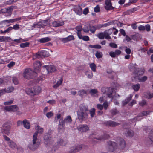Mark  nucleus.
Masks as SVG:
<instances>
[{"mask_svg": "<svg viewBox=\"0 0 153 153\" xmlns=\"http://www.w3.org/2000/svg\"><path fill=\"white\" fill-rule=\"evenodd\" d=\"M117 143L112 141H109L107 142L108 145V151L110 152L114 151L118 148L120 149H123L126 145L125 140L123 138L118 137L116 140Z\"/></svg>", "mask_w": 153, "mask_h": 153, "instance_id": "f257e3e1", "label": "nucleus"}, {"mask_svg": "<svg viewBox=\"0 0 153 153\" xmlns=\"http://www.w3.org/2000/svg\"><path fill=\"white\" fill-rule=\"evenodd\" d=\"M88 111V106L83 104L80 106L79 110L78 112V115L79 119L84 120L88 117V114L87 112Z\"/></svg>", "mask_w": 153, "mask_h": 153, "instance_id": "f03ea898", "label": "nucleus"}, {"mask_svg": "<svg viewBox=\"0 0 153 153\" xmlns=\"http://www.w3.org/2000/svg\"><path fill=\"white\" fill-rule=\"evenodd\" d=\"M38 133V132L36 131L34 134L32 140L33 144L30 145L28 147L31 150H34L36 149L40 145V142L39 141H37Z\"/></svg>", "mask_w": 153, "mask_h": 153, "instance_id": "7ed1b4c3", "label": "nucleus"}, {"mask_svg": "<svg viewBox=\"0 0 153 153\" xmlns=\"http://www.w3.org/2000/svg\"><path fill=\"white\" fill-rule=\"evenodd\" d=\"M133 66L131 68L130 70L131 71H132L134 74L135 75V76L134 77V79L137 78L139 76L142 75L145 72V70L143 68H136L135 66H137L136 63L134 64H132Z\"/></svg>", "mask_w": 153, "mask_h": 153, "instance_id": "20e7f679", "label": "nucleus"}, {"mask_svg": "<svg viewBox=\"0 0 153 153\" xmlns=\"http://www.w3.org/2000/svg\"><path fill=\"white\" fill-rule=\"evenodd\" d=\"M36 75L37 73L36 72L32 71L30 68H27L25 69L23 74L24 77L28 79L33 78Z\"/></svg>", "mask_w": 153, "mask_h": 153, "instance_id": "39448f33", "label": "nucleus"}, {"mask_svg": "<svg viewBox=\"0 0 153 153\" xmlns=\"http://www.w3.org/2000/svg\"><path fill=\"white\" fill-rule=\"evenodd\" d=\"M72 121V119L70 116H68L66 117L60 121L59 123L58 129H62L65 127V124H69Z\"/></svg>", "mask_w": 153, "mask_h": 153, "instance_id": "423d86ee", "label": "nucleus"}, {"mask_svg": "<svg viewBox=\"0 0 153 153\" xmlns=\"http://www.w3.org/2000/svg\"><path fill=\"white\" fill-rule=\"evenodd\" d=\"M41 90V88L39 86H35L33 88H29L27 93L31 95L34 96L38 94L40 92Z\"/></svg>", "mask_w": 153, "mask_h": 153, "instance_id": "0eeeda50", "label": "nucleus"}, {"mask_svg": "<svg viewBox=\"0 0 153 153\" xmlns=\"http://www.w3.org/2000/svg\"><path fill=\"white\" fill-rule=\"evenodd\" d=\"M11 124L9 122H6L3 124L1 129L2 133L8 135L10 133Z\"/></svg>", "mask_w": 153, "mask_h": 153, "instance_id": "6e6552de", "label": "nucleus"}, {"mask_svg": "<svg viewBox=\"0 0 153 153\" xmlns=\"http://www.w3.org/2000/svg\"><path fill=\"white\" fill-rule=\"evenodd\" d=\"M44 140L45 144L48 146H50L53 143V140L51 137L50 134L48 133H46L45 134Z\"/></svg>", "mask_w": 153, "mask_h": 153, "instance_id": "1a4fd4ad", "label": "nucleus"}, {"mask_svg": "<svg viewBox=\"0 0 153 153\" xmlns=\"http://www.w3.org/2000/svg\"><path fill=\"white\" fill-rule=\"evenodd\" d=\"M83 145H77L75 146L71 147L69 151V153H74L78 152L81 150L84 147Z\"/></svg>", "mask_w": 153, "mask_h": 153, "instance_id": "9d476101", "label": "nucleus"}, {"mask_svg": "<svg viewBox=\"0 0 153 153\" xmlns=\"http://www.w3.org/2000/svg\"><path fill=\"white\" fill-rule=\"evenodd\" d=\"M19 109V107L16 105L6 106L4 108V111L10 112H15L17 111Z\"/></svg>", "mask_w": 153, "mask_h": 153, "instance_id": "9b49d317", "label": "nucleus"}, {"mask_svg": "<svg viewBox=\"0 0 153 153\" xmlns=\"http://www.w3.org/2000/svg\"><path fill=\"white\" fill-rule=\"evenodd\" d=\"M90 137H93L94 138V140H93V141L96 142V140H105L109 138V135L108 134L105 133L103 136H102L101 137H99L98 136L95 137L94 136V134H93L92 135L90 136Z\"/></svg>", "mask_w": 153, "mask_h": 153, "instance_id": "f8f14e48", "label": "nucleus"}, {"mask_svg": "<svg viewBox=\"0 0 153 153\" xmlns=\"http://www.w3.org/2000/svg\"><path fill=\"white\" fill-rule=\"evenodd\" d=\"M43 67L46 68L48 74L55 72L57 71L56 67L53 65H44Z\"/></svg>", "mask_w": 153, "mask_h": 153, "instance_id": "ddd939ff", "label": "nucleus"}, {"mask_svg": "<svg viewBox=\"0 0 153 153\" xmlns=\"http://www.w3.org/2000/svg\"><path fill=\"white\" fill-rule=\"evenodd\" d=\"M105 4L104 7L107 11L114 10L115 8L114 7L112 6V3L110 0H106L105 1Z\"/></svg>", "mask_w": 153, "mask_h": 153, "instance_id": "4468645a", "label": "nucleus"}, {"mask_svg": "<svg viewBox=\"0 0 153 153\" xmlns=\"http://www.w3.org/2000/svg\"><path fill=\"white\" fill-rule=\"evenodd\" d=\"M104 124L107 126L115 127L120 124L119 123L111 120L106 121L104 122Z\"/></svg>", "mask_w": 153, "mask_h": 153, "instance_id": "2eb2a0df", "label": "nucleus"}, {"mask_svg": "<svg viewBox=\"0 0 153 153\" xmlns=\"http://www.w3.org/2000/svg\"><path fill=\"white\" fill-rule=\"evenodd\" d=\"M78 129L79 131L82 132H86L89 130V127L86 124H82L79 125Z\"/></svg>", "mask_w": 153, "mask_h": 153, "instance_id": "dca6fc26", "label": "nucleus"}, {"mask_svg": "<svg viewBox=\"0 0 153 153\" xmlns=\"http://www.w3.org/2000/svg\"><path fill=\"white\" fill-rule=\"evenodd\" d=\"M52 24L53 27H56L63 26L64 23V21H54L52 22Z\"/></svg>", "mask_w": 153, "mask_h": 153, "instance_id": "f3484780", "label": "nucleus"}, {"mask_svg": "<svg viewBox=\"0 0 153 153\" xmlns=\"http://www.w3.org/2000/svg\"><path fill=\"white\" fill-rule=\"evenodd\" d=\"M33 65L35 70L38 72L39 71L40 68L41 66V64L39 61H37L34 62Z\"/></svg>", "mask_w": 153, "mask_h": 153, "instance_id": "a211bd4d", "label": "nucleus"}, {"mask_svg": "<svg viewBox=\"0 0 153 153\" xmlns=\"http://www.w3.org/2000/svg\"><path fill=\"white\" fill-rule=\"evenodd\" d=\"M12 41L14 42H12L10 43L11 45L12 46H15L18 44L24 41L23 39L20 37L18 39H14L13 40V41Z\"/></svg>", "mask_w": 153, "mask_h": 153, "instance_id": "6ab92c4d", "label": "nucleus"}, {"mask_svg": "<svg viewBox=\"0 0 153 153\" xmlns=\"http://www.w3.org/2000/svg\"><path fill=\"white\" fill-rule=\"evenodd\" d=\"M126 132L125 133V134L127 137H132L134 135L133 131L129 129H126Z\"/></svg>", "mask_w": 153, "mask_h": 153, "instance_id": "aec40b11", "label": "nucleus"}, {"mask_svg": "<svg viewBox=\"0 0 153 153\" xmlns=\"http://www.w3.org/2000/svg\"><path fill=\"white\" fill-rule=\"evenodd\" d=\"M132 97V95L131 94H130L129 97H128L126 99L123 100L122 102V105L124 106L127 104L131 99Z\"/></svg>", "mask_w": 153, "mask_h": 153, "instance_id": "412c9836", "label": "nucleus"}, {"mask_svg": "<svg viewBox=\"0 0 153 153\" xmlns=\"http://www.w3.org/2000/svg\"><path fill=\"white\" fill-rule=\"evenodd\" d=\"M11 41H13V39L9 37L4 36H0V42L6 41L10 42Z\"/></svg>", "mask_w": 153, "mask_h": 153, "instance_id": "4be33fe9", "label": "nucleus"}, {"mask_svg": "<svg viewBox=\"0 0 153 153\" xmlns=\"http://www.w3.org/2000/svg\"><path fill=\"white\" fill-rule=\"evenodd\" d=\"M49 53L45 50H42L40 51L38 54L40 56H43L44 57H47L48 56Z\"/></svg>", "mask_w": 153, "mask_h": 153, "instance_id": "5701e85b", "label": "nucleus"}, {"mask_svg": "<svg viewBox=\"0 0 153 153\" xmlns=\"http://www.w3.org/2000/svg\"><path fill=\"white\" fill-rule=\"evenodd\" d=\"M74 11L76 13L79 15H81L82 14V10L80 6H79L75 8Z\"/></svg>", "mask_w": 153, "mask_h": 153, "instance_id": "b1692460", "label": "nucleus"}, {"mask_svg": "<svg viewBox=\"0 0 153 153\" xmlns=\"http://www.w3.org/2000/svg\"><path fill=\"white\" fill-rule=\"evenodd\" d=\"M24 127L26 129H29L30 128V122L26 119L23 120Z\"/></svg>", "mask_w": 153, "mask_h": 153, "instance_id": "393cba45", "label": "nucleus"}, {"mask_svg": "<svg viewBox=\"0 0 153 153\" xmlns=\"http://www.w3.org/2000/svg\"><path fill=\"white\" fill-rule=\"evenodd\" d=\"M75 29L77 31L76 33L78 36L81 34V31L83 30L82 26L81 25L77 26L75 28Z\"/></svg>", "mask_w": 153, "mask_h": 153, "instance_id": "a878e982", "label": "nucleus"}, {"mask_svg": "<svg viewBox=\"0 0 153 153\" xmlns=\"http://www.w3.org/2000/svg\"><path fill=\"white\" fill-rule=\"evenodd\" d=\"M51 39L49 37L42 38L39 39V42L41 43H44L50 41Z\"/></svg>", "mask_w": 153, "mask_h": 153, "instance_id": "bb28decb", "label": "nucleus"}, {"mask_svg": "<svg viewBox=\"0 0 153 153\" xmlns=\"http://www.w3.org/2000/svg\"><path fill=\"white\" fill-rule=\"evenodd\" d=\"M21 19V18L14 19H10L9 20H6L3 21L4 23H13L17 21H19Z\"/></svg>", "mask_w": 153, "mask_h": 153, "instance_id": "cd10ccee", "label": "nucleus"}, {"mask_svg": "<svg viewBox=\"0 0 153 153\" xmlns=\"http://www.w3.org/2000/svg\"><path fill=\"white\" fill-rule=\"evenodd\" d=\"M67 143V141L66 140H64L62 139H60L57 142L58 146H65Z\"/></svg>", "mask_w": 153, "mask_h": 153, "instance_id": "c85d7f7f", "label": "nucleus"}, {"mask_svg": "<svg viewBox=\"0 0 153 153\" xmlns=\"http://www.w3.org/2000/svg\"><path fill=\"white\" fill-rule=\"evenodd\" d=\"M79 95L82 97L85 95H86L87 94L86 91L84 90H80L78 91Z\"/></svg>", "mask_w": 153, "mask_h": 153, "instance_id": "c756f323", "label": "nucleus"}, {"mask_svg": "<svg viewBox=\"0 0 153 153\" xmlns=\"http://www.w3.org/2000/svg\"><path fill=\"white\" fill-rule=\"evenodd\" d=\"M79 38L80 39H82L83 40L85 41H87L89 40V37L87 36H83L82 35V34L79 35L78 36Z\"/></svg>", "mask_w": 153, "mask_h": 153, "instance_id": "7c9ffc66", "label": "nucleus"}, {"mask_svg": "<svg viewBox=\"0 0 153 153\" xmlns=\"http://www.w3.org/2000/svg\"><path fill=\"white\" fill-rule=\"evenodd\" d=\"M8 144L10 147L13 149L16 148L17 146L16 143L12 140H11L8 142Z\"/></svg>", "mask_w": 153, "mask_h": 153, "instance_id": "2f4dec72", "label": "nucleus"}, {"mask_svg": "<svg viewBox=\"0 0 153 153\" xmlns=\"http://www.w3.org/2000/svg\"><path fill=\"white\" fill-rule=\"evenodd\" d=\"M140 85L138 83L132 86L133 89L135 91H137L140 89Z\"/></svg>", "mask_w": 153, "mask_h": 153, "instance_id": "473e14b6", "label": "nucleus"}, {"mask_svg": "<svg viewBox=\"0 0 153 153\" xmlns=\"http://www.w3.org/2000/svg\"><path fill=\"white\" fill-rule=\"evenodd\" d=\"M111 115L114 116L116 115L117 114L119 113V111L116 108H113L110 111Z\"/></svg>", "mask_w": 153, "mask_h": 153, "instance_id": "72a5a7b5", "label": "nucleus"}, {"mask_svg": "<svg viewBox=\"0 0 153 153\" xmlns=\"http://www.w3.org/2000/svg\"><path fill=\"white\" fill-rule=\"evenodd\" d=\"M13 8V6H10L7 8V13L8 14V15H11Z\"/></svg>", "mask_w": 153, "mask_h": 153, "instance_id": "f704fd0d", "label": "nucleus"}, {"mask_svg": "<svg viewBox=\"0 0 153 153\" xmlns=\"http://www.w3.org/2000/svg\"><path fill=\"white\" fill-rule=\"evenodd\" d=\"M89 66L91 70L93 72H95L96 71V66L94 63L90 64Z\"/></svg>", "mask_w": 153, "mask_h": 153, "instance_id": "c9c22d12", "label": "nucleus"}, {"mask_svg": "<svg viewBox=\"0 0 153 153\" xmlns=\"http://www.w3.org/2000/svg\"><path fill=\"white\" fill-rule=\"evenodd\" d=\"M89 47L91 48H95L96 49H101V46L98 44L94 45H89Z\"/></svg>", "mask_w": 153, "mask_h": 153, "instance_id": "e433bc0d", "label": "nucleus"}, {"mask_svg": "<svg viewBox=\"0 0 153 153\" xmlns=\"http://www.w3.org/2000/svg\"><path fill=\"white\" fill-rule=\"evenodd\" d=\"M147 77L146 76H144L141 77L140 78H138L139 82H144L147 79Z\"/></svg>", "mask_w": 153, "mask_h": 153, "instance_id": "4c0bfd02", "label": "nucleus"}, {"mask_svg": "<svg viewBox=\"0 0 153 153\" xmlns=\"http://www.w3.org/2000/svg\"><path fill=\"white\" fill-rule=\"evenodd\" d=\"M95 109L94 108H93L89 112L91 117H94L95 114Z\"/></svg>", "mask_w": 153, "mask_h": 153, "instance_id": "58836bf2", "label": "nucleus"}, {"mask_svg": "<svg viewBox=\"0 0 153 153\" xmlns=\"http://www.w3.org/2000/svg\"><path fill=\"white\" fill-rule=\"evenodd\" d=\"M14 102V99H13L11 100L6 101L4 102V104L5 105H9L13 104Z\"/></svg>", "mask_w": 153, "mask_h": 153, "instance_id": "ea45409f", "label": "nucleus"}, {"mask_svg": "<svg viewBox=\"0 0 153 153\" xmlns=\"http://www.w3.org/2000/svg\"><path fill=\"white\" fill-rule=\"evenodd\" d=\"M90 25L89 26L88 25H85L83 28V30L84 32L88 33L89 31Z\"/></svg>", "mask_w": 153, "mask_h": 153, "instance_id": "a19ab883", "label": "nucleus"}, {"mask_svg": "<svg viewBox=\"0 0 153 153\" xmlns=\"http://www.w3.org/2000/svg\"><path fill=\"white\" fill-rule=\"evenodd\" d=\"M6 90L7 93H10L12 92L14 90V88L12 86L9 87L5 88Z\"/></svg>", "mask_w": 153, "mask_h": 153, "instance_id": "79ce46f5", "label": "nucleus"}, {"mask_svg": "<svg viewBox=\"0 0 153 153\" xmlns=\"http://www.w3.org/2000/svg\"><path fill=\"white\" fill-rule=\"evenodd\" d=\"M96 28L95 27L90 25L89 31H90L92 33H94L96 31Z\"/></svg>", "mask_w": 153, "mask_h": 153, "instance_id": "37998d69", "label": "nucleus"}, {"mask_svg": "<svg viewBox=\"0 0 153 153\" xmlns=\"http://www.w3.org/2000/svg\"><path fill=\"white\" fill-rule=\"evenodd\" d=\"M98 37L100 39H103L104 38V31L100 33L98 35Z\"/></svg>", "mask_w": 153, "mask_h": 153, "instance_id": "c03bdc74", "label": "nucleus"}, {"mask_svg": "<svg viewBox=\"0 0 153 153\" xmlns=\"http://www.w3.org/2000/svg\"><path fill=\"white\" fill-rule=\"evenodd\" d=\"M29 45V43L28 42H26L24 43H22L20 44V46L21 48H24L28 47Z\"/></svg>", "mask_w": 153, "mask_h": 153, "instance_id": "a18cd8bd", "label": "nucleus"}, {"mask_svg": "<svg viewBox=\"0 0 153 153\" xmlns=\"http://www.w3.org/2000/svg\"><path fill=\"white\" fill-rule=\"evenodd\" d=\"M149 138L151 141L153 142V129L150 131Z\"/></svg>", "mask_w": 153, "mask_h": 153, "instance_id": "49530a36", "label": "nucleus"}, {"mask_svg": "<svg viewBox=\"0 0 153 153\" xmlns=\"http://www.w3.org/2000/svg\"><path fill=\"white\" fill-rule=\"evenodd\" d=\"M53 113L51 111H50L46 114V116L48 118H49L53 115Z\"/></svg>", "mask_w": 153, "mask_h": 153, "instance_id": "de8ad7c7", "label": "nucleus"}, {"mask_svg": "<svg viewBox=\"0 0 153 153\" xmlns=\"http://www.w3.org/2000/svg\"><path fill=\"white\" fill-rule=\"evenodd\" d=\"M109 46L111 48H117V45L114 42H111L109 44Z\"/></svg>", "mask_w": 153, "mask_h": 153, "instance_id": "09e8293b", "label": "nucleus"}, {"mask_svg": "<svg viewBox=\"0 0 153 153\" xmlns=\"http://www.w3.org/2000/svg\"><path fill=\"white\" fill-rule=\"evenodd\" d=\"M104 38L107 39H111V37L110 36V35L105 31H104Z\"/></svg>", "mask_w": 153, "mask_h": 153, "instance_id": "8fccbe9b", "label": "nucleus"}, {"mask_svg": "<svg viewBox=\"0 0 153 153\" xmlns=\"http://www.w3.org/2000/svg\"><path fill=\"white\" fill-rule=\"evenodd\" d=\"M12 81L13 83L15 85H16L18 83L17 78L16 77H14L13 78Z\"/></svg>", "mask_w": 153, "mask_h": 153, "instance_id": "3c124183", "label": "nucleus"}, {"mask_svg": "<svg viewBox=\"0 0 153 153\" xmlns=\"http://www.w3.org/2000/svg\"><path fill=\"white\" fill-rule=\"evenodd\" d=\"M37 129L39 131V133L42 134L43 133L44 130L43 128H41V127L38 126L37 127Z\"/></svg>", "mask_w": 153, "mask_h": 153, "instance_id": "603ef678", "label": "nucleus"}, {"mask_svg": "<svg viewBox=\"0 0 153 153\" xmlns=\"http://www.w3.org/2000/svg\"><path fill=\"white\" fill-rule=\"evenodd\" d=\"M146 101L144 100H142V101L140 102L139 103L140 105L142 106H144L146 105Z\"/></svg>", "mask_w": 153, "mask_h": 153, "instance_id": "864d4df0", "label": "nucleus"}, {"mask_svg": "<svg viewBox=\"0 0 153 153\" xmlns=\"http://www.w3.org/2000/svg\"><path fill=\"white\" fill-rule=\"evenodd\" d=\"M95 56L97 58L99 59L102 58V55L100 53L97 52L95 53Z\"/></svg>", "mask_w": 153, "mask_h": 153, "instance_id": "5fc2aeb1", "label": "nucleus"}, {"mask_svg": "<svg viewBox=\"0 0 153 153\" xmlns=\"http://www.w3.org/2000/svg\"><path fill=\"white\" fill-rule=\"evenodd\" d=\"M94 11L96 13L99 12L100 11V7L98 5H97L94 8Z\"/></svg>", "mask_w": 153, "mask_h": 153, "instance_id": "6e6d98bb", "label": "nucleus"}, {"mask_svg": "<svg viewBox=\"0 0 153 153\" xmlns=\"http://www.w3.org/2000/svg\"><path fill=\"white\" fill-rule=\"evenodd\" d=\"M138 29L140 31H144L145 30V27L144 26L140 25L139 26Z\"/></svg>", "mask_w": 153, "mask_h": 153, "instance_id": "4d7b16f0", "label": "nucleus"}, {"mask_svg": "<svg viewBox=\"0 0 153 153\" xmlns=\"http://www.w3.org/2000/svg\"><path fill=\"white\" fill-rule=\"evenodd\" d=\"M68 40V41L74 40V36L72 35H70L66 37Z\"/></svg>", "mask_w": 153, "mask_h": 153, "instance_id": "13d9d810", "label": "nucleus"}, {"mask_svg": "<svg viewBox=\"0 0 153 153\" xmlns=\"http://www.w3.org/2000/svg\"><path fill=\"white\" fill-rule=\"evenodd\" d=\"M103 107H104V109L105 110H106L107 109L108 106H109L108 103L107 102H104L103 104Z\"/></svg>", "mask_w": 153, "mask_h": 153, "instance_id": "bf43d9fd", "label": "nucleus"}, {"mask_svg": "<svg viewBox=\"0 0 153 153\" xmlns=\"http://www.w3.org/2000/svg\"><path fill=\"white\" fill-rule=\"evenodd\" d=\"M97 107L98 109L100 110H102L103 108V105L99 104H97Z\"/></svg>", "mask_w": 153, "mask_h": 153, "instance_id": "052dcab7", "label": "nucleus"}, {"mask_svg": "<svg viewBox=\"0 0 153 153\" xmlns=\"http://www.w3.org/2000/svg\"><path fill=\"white\" fill-rule=\"evenodd\" d=\"M90 93L91 94H96L98 93V91L96 89H92L90 90Z\"/></svg>", "mask_w": 153, "mask_h": 153, "instance_id": "680f3d73", "label": "nucleus"}, {"mask_svg": "<svg viewBox=\"0 0 153 153\" xmlns=\"http://www.w3.org/2000/svg\"><path fill=\"white\" fill-rule=\"evenodd\" d=\"M145 30L148 31H149L150 30V26L149 24H147L145 26Z\"/></svg>", "mask_w": 153, "mask_h": 153, "instance_id": "e2e57ef3", "label": "nucleus"}, {"mask_svg": "<svg viewBox=\"0 0 153 153\" xmlns=\"http://www.w3.org/2000/svg\"><path fill=\"white\" fill-rule=\"evenodd\" d=\"M15 65V62H14L11 61L7 65V66L9 68H11L13 66Z\"/></svg>", "mask_w": 153, "mask_h": 153, "instance_id": "0e129e2a", "label": "nucleus"}, {"mask_svg": "<svg viewBox=\"0 0 153 153\" xmlns=\"http://www.w3.org/2000/svg\"><path fill=\"white\" fill-rule=\"evenodd\" d=\"M109 55L112 58H114L116 56L115 52H110L109 53Z\"/></svg>", "mask_w": 153, "mask_h": 153, "instance_id": "69168bd1", "label": "nucleus"}, {"mask_svg": "<svg viewBox=\"0 0 153 153\" xmlns=\"http://www.w3.org/2000/svg\"><path fill=\"white\" fill-rule=\"evenodd\" d=\"M113 91L112 89H111V91L109 93H108L107 94V95L108 97L109 98H111L112 97V95H113Z\"/></svg>", "mask_w": 153, "mask_h": 153, "instance_id": "338daca9", "label": "nucleus"}, {"mask_svg": "<svg viewBox=\"0 0 153 153\" xmlns=\"http://www.w3.org/2000/svg\"><path fill=\"white\" fill-rule=\"evenodd\" d=\"M89 13V9L88 7H86L84 9L83 11V13L86 15Z\"/></svg>", "mask_w": 153, "mask_h": 153, "instance_id": "774afa93", "label": "nucleus"}]
</instances>
